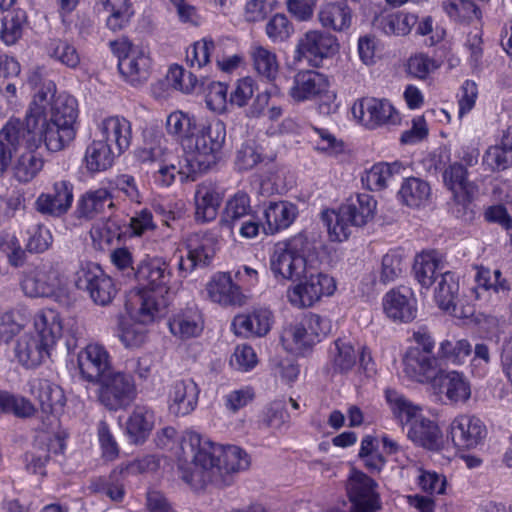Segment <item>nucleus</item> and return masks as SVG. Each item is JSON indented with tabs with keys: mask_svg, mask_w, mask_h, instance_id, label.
<instances>
[{
	"mask_svg": "<svg viewBox=\"0 0 512 512\" xmlns=\"http://www.w3.org/2000/svg\"><path fill=\"white\" fill-rule=\"evenodd\" d=\"M30 392L34 395L44 413H55L63 409L66 397L63 389L47 379L36 378L30 381Z\"/></svg>",
	"mask_w": 512,
	"mask_h": 512,
	"instance_id": "nucleus-28",
	"label": "nucleus"
},
{
	"mask_svg": "<svg viewBox=\"0 0 512 512\" xmlns=\"http://www.w3.org/2000/svg\"><path fill=\"white\" fill-rule=\"evenodd\" d=\"M475 282L477 286L473 288L475 297L480 298L479 289L485 291L492 290L494 293L507 297L511 291L508 280L502 275L500 270H494L485 267H476Z\"/></svg>",
	"mask_w": 512,
	"mask_h": 512,
	"instance_id": "nucleus-48",
	"label": "nucleus"
},
{
	"mask_svg": "<svg viewBox=\"0 0 512 512\" xmlns=\"http://www.w3.org/2000/svg\"><path fill=\"white\" fill-rule=\"evenodd\" d=\"M215 238L207 235L194 234L187 239V258L179 261V269L192 271L196 266H205L215 254Z\"/></svg>",
	"mask_w": 512,
	"mask_h": 512,
	"instance_id": "nucleus-25",
	"label": "nucleus"
},
{
	"mask_svg": "<svg viewBox=\"0 0 512 512\" xmlns=\"http://www.w3.org/2000/svg\"><path fill=\"white\" fill-rule=\"evenodd\" d=\"M125 227L119 216L111 215L94 223L90 229V236L93 242L102 248L104 244H111L114 239L120 240L125 233Z\"/></svg>",
	"mask_w": 512,
	"mask_h": 512,
	"instance_id": "nucleus-46",
	"label": "nucleus"
},
{
	"mask_svg": "<svg viewBox=\"0 0 512 512\" xmlns=\"http://www.w3.org/2000/svg\"><path fill=\"white\" fill-rule=\"evenodd\" d=\"M386 400L401 424H409L408 438L418 446L437 451L443 447V436L438 425L419 415V408L395 390H386Z\"/></svg>",
	"mask_w": 512,
	"mask_h": 512,
	"instance_id": "nucleus-3",
	"label": "nucleus"
},
{
	"mask_svg": "<svg viewBox=\"0 0 512 512\" xmlns=\"http://www.w3.org/2000/svg\"><path fill=\"white\" fill-rule=\"evenodd\" d=\"M26 150L17 156L13 164V175L22 183L30 182L43 168V158L36 153L37 148L25 147Z\"/></svg>",
	"mask_w": 512,
	"mask_h": 512,
	"instance_id": "nucleus-47",
	"label": "nucleus"
},
{
	"mask_svg": "<svg viewBox=\"0 0 512 512\" xmlns=\"http://www.w3.org/2000/svg\"><path fill=\"white\" fill-rule=\"evenodd\" d=\"M56 85L53 81H44L40 89L34 95L33 101L31 102L29 109L26 112L25 121L30 118H39L46 115V108L48 105L51 106L53 100L57 97Z\"/></svg>",
	"mask_w": 512,
	"mask_h": 512,
	"instance_id": "nucleus-58",
	"label": "nucleus"
},
{
	"mask_svg": "<svg viewBox=\"0 0 512 512\" xmlns=\"http://www.w3.org/2000/svg\"><path fill=\"white\" fill-rule=\"evenodd\" d=\"M168 306L165 294L151 290L132 291L128 295L126 308L133 320L143 324H150L162 317Z\"/></svg>",
	"mask_w": 512,
	"mask_h": 512,
	"instance_id": "nucleus-13",
	"label": "nucleus"
},
{
	"mask_svg": "<svg viewBox=\"0 0 512 512\" xmlns=\"http://www.w3.org/2000/svg\"><path fill=\"white\" fill-rule=\"evenodd\" d=\"M377 27L386 35H407L416 23V16L403 12H395L380 16Z\"/></svg>",
	"mask_w": 512,
	"mask_h": 512,
	"instance_id": "nucleus-52",
	"label": "nucleus"
},
{
	"mask_svg": "<svg viewBox=\"0 0 512 512\" xmlns=\"http://www.w3.org/2000/svg\"><path fill=\"white\" fill-rule=\"evenodd\" d=\"M398 195L406 206L419 208L428 203L431 196V187L423 179L409 177L402 183Z\"/></svg>",
	"mask_w": 512,
	"mask_h": 512,
	"instance_id": "nucleus-45",
	"label": "nucleus"
},
{
	"mask_svg": "<svg viewBox=\"0 0 512 512\" xmlns=\"http://www.w3.org/2000/svg\"><path fill=\"white\" fill-rule=\"evenodd\" d=\"M195 218L200 222H209L217 216L222 194L212 183H201L195 191Z\"/></svg>",
	"mask_w": 512,
	"mask_h": 512,
	"instance_id": "nucleus-31",
	"label": "nucleus"
},
{
	"mask_svg": "<svg viewBox=\"0 0 512 512\" xmlns=\"http://www.w3.org/2000/svg\"><path fill=\"white\" fill-rule=\"evenodd\" d=\"M76 136V128L54 124L46 115L30 118L26 122L10 119L1 129V137L14 149L21 147L39 148L44 144L51 152H58L68 146Z\"/></svg>",
	"mask_w": 512,
	"mask_h": 512,
	"instance_id": "nucleus-2",
	"label": "nucleus"
},
{
	"mask_svg": "<svg viewBox=\"0 0 512 512\" xmlns=\"http://www.w3.org/2000/svg\"><path fill=\"white\" fill-rule=\"evenodd\" d=\"M34 411L35 408L29 400L0 390V414H13L24 418L33 415Z\"/></svg>",
	"mask_w": 512,
	"mask_h": 512,
	"instance_id": "nucleus-61",
	"label": "nucleus"
},
{
	"mask_svg": "<svg viewBox=\"0 0 512 512\" xmlns=\"http://www.w3.org/2000/svg\"><path fill=\"white\" fill-rule=\"evenodd\" d=\"M282 341L297 353H304L315 344L302 321L287 327L283 332Z\"/></svg>",
	"mask_w": 512,
	"mask_h": 512,
	"instance_id": "nucleus-59",
	"label": "nucleus"
},
{
	"mask_svg": "<svg viewBox=\"0 0 512 512\" xmlns=\"http://www.w3.org/2000/svg\"><path fill=\"white\" fill-rule=\"evenodd\" d=\"M328 86L325 75L314 70H302L294 75L288 94L295 102L310 101L325 93Z\"/></svg>",
	"mask_w": 512,
	"mask_h": 512,
	"instance_id": "nucleus-21",
	"label": "nucleus"
},
{
	"mask_svg": "<svg viewBox=\"0 0 512 512\" xmlns=\"http://www.w3.org/2000/svg\"><path fill=\"white\" fill-rule=\"evenodd\" d=\"M506 130L503 131L499 145L487 149L483 161L492 170H505L512 165V150L504 145Z\"/></svg>",
	"mask_w": 512,
	"mask_h": 512,
	"instance_id": "nucleus-62",
	"label": "nucleus"
},
{
	"mask_svg": "<svg viewBox=\"0 0 512 512\" xmlns=\"http://www.w3.org/2000/svg\"><path fill=\"white\" fill-rule=\"evenodd\" d=\"M437 351L441 358L442 366L445 368L448 363L453 365L464 363L472 352V346L466 339H445L439 343Z\"/></svg>",
	"mask_w": 512,
	"mask_h": 512,
	"instance_id": "nucleus-53",
	"label": "nucleus"
},
{
	"mask_svg": "<svg viewBox=\"0 0 512 512\" xmlns=\"http://www.w3.org/2000/svg\"><path fill=\"white\" fill-rule=\"evenodd\" d=\"M302 237H296L287 243H279L270 257V269L276 278L299 280L314 269L299 252Z\"/></svg>",
	"mask_w": 512,
	"mask_h": 512,
	"instance_id": "nucleus-9",
	"label": "nucleus"
},
{
	"mask_svg": "<svg viewBox=\"0 0 512 512\" xmlns=\"http://www.w3.org/2000/svg\"><path fill=\"white\" fill-rule=\"evenodd\" d=\"M377 483L363 472L353 470L346 489L352 504L350 512H377L381 508Z\"/></svg>",
	"mask_w": 512,
	"mask_h": 512,
	"instance_id": "nucleus-14",
	"label": "nucleus"
},
{
	"mask_svg": "<svg viewBox=\"0 0 512 512\" xmlns=\"http://www.w3.org/2000/svg\"><path fill=\"white\" fill-rule=\"evenodd\" d=\"M96 383L98 401L109 411L127 409L137 396L133 377L124 372L111 371Z\"/></svg>",
	"mask_w": 512,
	"mask_h": 512,
	"instance_id": "nucleus-8",
	"label": "nucleus"
},
{
	"mask_svg": "<svg viewBox=\"0 0 512 512\" xmlns=\"http://www.w3.org/2000/svg\"><path fill=\"white\" fill-rule=\"evenodd\" d=\"M358 351L352 342L346 338H338L329 349L327 373L344 374L349 372L357 363Z\"/></svg>",
	"mask_w": 512,
	"mask_h": 512,
	"instance_id": "nucleus-32",
	"label": "nucleus"
},
{
	"mask_svg": "<svg viewBox=\"0 0 512 512\" xmlns=\"http://www.w3.org/2000/svg\"><path fill=\"white\" fill-rule=\"evenodd\" d=\"M444 269V259L436 250L423 251L415 257L414 274L423 287H430L436 280V273H442Z\"/></svg>",
	"mask_w": 512,
	"mask_h": 512,
	"instance_id": "nucleus-36",
	"label": "nucleus"
},
{
	"mask_svg": "<svg viewBox=\"0 0 512 512\" xmlns=\"http://www.w3.org/2000/svg\"><path fill=\"white\" fill-rule=\"evenodd\" d=\"M297 215V206L289 201L270 202L264 210L267 233L274 234L288 228Z\"/></svg>",
	"mask_w": 512,
	"mask_h": 512,
	"instance_id": "nucleus-37",
	"label": "nucleus"
},
{
	"mask_svg": "<svg viewBox=\"0 0 512 512\" xmlns=\"http://www.w3.org/2000/svg\"><path fill=\"white\" fill-rule=\"evenodd\" d=\"M404 169L403 164L399 161L377 163L366 172L362 181L369 190L381 191L387 188L395 177L401 176Z\"/></svg>",
	"mask_w": 512,
	"mask_h": 512,
	"instance_id": "nucleus-40",
	"label": "nucleus"
},
{
	"mask_svg": "<svg viewBox=\"0 0 512 512\" xmlns=\"http://www.w3.org/2000/svg\"><path fill=\"white\" fill-rule=\"evenodd\" d=\"M77 363L82 378L90 383H96L113 371L111 357L107 349L99 343H90L81 349Z\"/></svg>",
	"mask_w": 512,
	"mask_h": 512,
	"instance_id": "nucleus-16",
	"label": "nucleus"
},
{
	"mask_svg": "<svg viewBox=\"0 0 512 512\" xmlns=\"http://www.w3.org/2000/svg\"><path fill=\"white\" fill-rule=\"evenodd\" d=\"M199 388L192 379L176 381L168 393V408L175 416H186L197 406Z\"/></svg>",
	"mask_w": 512,
	"mask_h": 512,
	"instance_id": "nucleus-22",
	"label": "nucleus"
},
{
	"mask_svg": "<svg viewBox=\"0 0 512 512\" xmlns=\"http://www.w3.org/2000/svg\"><path fill=\"white\" fill-rule=\"evenodd\" d=\"M138 158L142 163L149 164L151 168L169 162L174 155L167 147V140L162 135H155L138 151Z\"/></svg>",
	"mask_w": 512,
	"mask_h": 512,
	"instance_id": "nucleus-51",
	"label": "nucleus"
},
{
	"mask_svg": "<svg viewBox=\"0 0 512 512\" xmlns=\"http://www.w3.org/2000/svg\"><path fill=\"white\" fill-rule=\"evenodd\" d=\"M109 45L118 58V69L124 81L133 87L143 86L151 73L147 49L124 38L110 41Z\"/></svg>",
	"mask_w": 512,
	"mask_h": 512,
	"instance_id": "nucleus-7",
	"label": "nucleus"
},
{
	"mask_svg": "<svg viewBox=\"0 0 512 512\" xmlns=\"http://www.w3.org/2000/svg\"><path fill=\"white\" fill-rule=\"evenodd\" d=\"M235 334L240 336L267 334L271 328V312L269 310H257L250 315H237L232 322Z\"/></svg>",
	"mask_w": 512,
	"mask_h": 512,
	"instance_id": "nucleus-38",
	"label": "nucleus"
},
{
	"mask_svg": "<svg viewBox=\"0 0 512 512\" xmlns=\"http://www.w3.org/2000/svg\"><path fill=\"white\" fill-rule=\"evenodd\" d=\"M26 21L27 16L23 10H16L10 18L4 19L1 37L7 45H13L21 38Z\"/></svg>",
	"mask_w": 512,
	"mask_h": 512,
	"instance_id": "nucleus-63",
	"label": "nucleus"
},
{
	"mask_svg": "<svg viewBox=\"0 0 512 512\" xmlns=\"http://www.w3.org/2000/svg\"><path fill=\"white\" fill-rule=\"evenodd\" d=\"M171 277L169 264L162 258L143 260L136 267L135 279L143 286L142 290L167 294Z\"/></svg>",
	"mask_w": 512,
	"mask_h": 512,
	"instance_id": "nucleus-17",
	"label": "nucleus"
},
{
	"mask_svg": "<svg viewBox=\"0 0 512 512\" xmlns=\"http://www.w3.org/2000/svg\"><path fill=\"white\" fill-rule=\"evenodd\" d=\"M154 425V414L145 406H136L126 422V431L134 444L142 443Z\"/></svg>",
	"mask_w": 512,
	"mask_h": 512,
	"instance_id": "nucleus-44",
	"label": "nucleus"
},
{
	"mask_svg": "<svg viewBox=\"0 0 512 512\" xmlns=\"http://www.w3.org/2000/svg\"><path fill=\"white\" fill-rule=\"evenodd\" d=\"M411 294H403L399 290L389 291L383 300L386 315L399 322H410L416 317L417 308Z\"/></svg>",
	"mask_w": 512,
	"mask_h": 512,
	"instance_id": "nucleus-35",
	"label": "nucleus"
},
{
	"mask_svg": "<svg viewBox=\"0 0 512 512\" xmlns=\"http://www.w3.org/2000/svg\"><path fill=\"white\" fill-rule=\"evenodd\" d=\"M486 434V426L475 416L460 415L450 424V436L458 449L476 448L483 442Z\"/></svg>",
	"mask_w": 512,
	"mask_h": 512,
	"instance_id": "nucleus-18",
	"label": "nucleus"
},
{
	"mask_svg": "<svg viewBox=\"0 0 512 512\" xmlns=\"http://www.w3.org/2000/svg\"><path fill=\"white\" fill-rule=\"evenodd\" d=\"M203 327L202 315L196 308H188L169 321L172 334L184 340L198 337L203 331Z\"/></svg>",
	"mask_w": 512,
	"mask_h": 512,
	"instance_id": "nucleus-42",
	"label": "nucleus"
},
{
	"mask_svg": "<svg viewBox=\"0 0 512 512\" xmlns=\"http://www.w3.org/2000/svg\"><path fill=\"white\" fill-rule=\"evenodd\" d=\"M34 330L44 346L53 349L61 339L63 324L61 315L53 309H43L34 316Z\"/></svg>",
	"mask_w": 512,
	"mask_h": 512,
	"instance_id": "nucleus-30",
	"label": "nucleus"
},
{
	"mask_svg": "<svg viewBox=\"0 0 512 512\" xmlns=\"http://www.w3.org/2000/svg\"><path fill=\"white\" fill-rule=\"evenodd\" d=\"M251 57L253 60V66L258 74L268 80H272L276 77L279 70V64L277 56L273 51L261 45H255L251 49Z\"/></svg>",
	"mask_w": 512,
	"mask_h": 512,
	"instance_id": "nucleus-55",
	"label": "nucleus"
},
{
	"mask_svg": "<svg viewBox=\"0 0 512 512\" xmlns=\"http://www.w3.org/2000/svg\"><path fill=\"white\" fill-rule=\"evenodd\" d=\"M338 51V43L335 36L322 30H309L298 40L295 59L307 60L314 67L321 65L324 59L334 55Z\"/></svg>",
	"mask_w": 512,
	"mask_h": 512,
	"instance_id": "nucleus-12",
	"label": "nucleus"
},
{
	"mask_svg": "<svg viewBox=\"0 0 512 512\" xmlns=\"http://www.w3.org/2000/svg\"><path fill=\"white\" fill-rule=\"evenodd\" d=\"M63 449L64 444L60 438L49 435L38 436L32 450L25 455L27 470L34 474L45 475L47 462L52 455L62 453Z\"/></svg>",
	"mask_w": 512,
	"mask_h": 512,
	"instance_id": "nucleus-23",
	"label": "nucleus"
},
{
	"mask_svg": "<svg viewBox=\"0 0 512 512\" xmlns=\"http://www.w3.org/2000/svg\"><path fill=\"white\" fill-rule=\"evenodd\" d=\"M86 290L94 303L105 306L109 304L116 294L112 279L98 266H93L84 271L83 279Z\"/></svg>",
	"mask_w": 512,
	"mask_h": 512,
	"instance_id": "nucleus-27",
	"label": "nucleus"
},
{
	"mask_svg": "<svg viewBox=\"0 0 512 512\" xmlns=\"http://www.w3.org/2000/svg\"><path fill=\"white\" fill-rule=\"evenodd\" d=\"M226 139V126L216 119L203 126L193 138L184 142L186 163L190 173L205 172L221 157Z\"/></svg>",
	"mask_w": 512,
	"mask_h": 512,
	"instance_id": "nucleus-5",
	"label": "nucleus"
},
{
	"mask_svg": "<svg viewBox=\"0 0 512 512\" xmlns=\"http://www.w3.org/2000/svg\"><path fill=\"white\" fill-rule=\"evenodd\" d=\"M65 285L64 275L54 264H44L35 268L26 273L21 281L22 291L30 298L54 296Z\"/></svg>",
	"mask_w": 512,
	"mask_h": 512,
	"instance_id": "nucleus-11",
	"label": "nucleus"
},
{
	"mask_svg": "<svg viewBox=\"0 0 512 512\" xmlns=\"http://www.w3.org/2000/svg\"><path fill=\"white\" fill-rule=\"evenodd\" d=\"M180 449V477L194 490L208 485L227 487L233 482V474L247 470L251 464L250 455L241 447L218 446L192 431L183 436Z\"/></svg>",
	"mask_w": 512,
	"mask_h": 512,
	"instance_id": "nucleus-1",
	"label": "nucleus"
},
{
	"mask_svg": "<svg viewBox=\"0 0 512 512\" xmlns=\"http://www.w3.org/2000/svg\"><path fill=\"white\" fill-rule=\"evenodd\" d=\"M120 155L107 142L94 140L86 149L85 161L88 170L99 172L110 168L115 157Z\"/></svg>",
	"mask_w": 512,
	"mask_h": 512,
	"instance_id": "nucleus-49",
	"label": "nucleus"
},
{
	"mask_svg": "<svg viewBox=\"0 0 512 512\" xmlns=\"http://www.w3.org/2000/svg\"><path fill=\"white\" fill-rule=\"evenodd\" d=\"M442 8L455 21H471L481 15L473 0H443Z\"/></svg>",
	"mask_w": 512,
	"mask_h": 512,
	"instance_id": "nucleus-60",
	"label": "nucleus"
},
{
	"mask_svg": "<svg viewBox=\"0 0 512 512\" xmlns=\"http://www.w3.org/2000/svg\"><path fill=\"white\" fill-rule=\"evenodd\" d=\"M209 298L221 305H240L241 293L238 286L233 284L231 277L220 273L207 284Z\"/></svg>",
	"mask_w": 512,
	"mask_h": 512,
	"instance_id": "nucleus-41",
	"label": "nucleus"
},
{
	"mask_svg": "<svg viewBox=\"0 0 512 512\" xmlns=\"http://www.w3.org/2000/svg\"><path fill=\"white\" fill-rule=\"evenodd\" d=\"M253 214L254 212L248 194L245 192H237L226 202L220 219V225L233 233L240 221Z\"/></svg>",
	"mask_w": 512,
	"mask_h": 512,
	"instance_id": "nucleus-39",
	"label": "nucleus"
},
{
	"mask_svg": "<svg viewBox=\"0 0 512 512\" xmlns=\"http://www.w3.org/2000/svg\"><path fill=\"white\" fill-rule=\"evenodd\" d=\"M146 324L136 320L133 322L122 323L119 338L127 348H139L147 339Z\"/></svg>",
	"mask_w": 512,
	"mask_h": 512,
	"instance_id": "nucleus-64",
	"label": "nucleus"
},
{
	"mask_svg": "<svg viewBox=\"0 0 512 512\" xmlns=\"http://www.w3.org/2000/svg\"><path fill=\"white\" fill-rule=\"evenodd\" d=\"M51 348L44 346L37 336L33 334L22 335L15 346V357L18 362L26 368L39 366L50 356Z\"/></svg>",
	"mask_w": 512,
	"mask_h": 512,
	"instance_id": "nucleus-29",
	"label": "nucleus"
},
{
	"mask_svg": "<svg viewBox=\"0 0 512 512\" xmlns=\"http://www.w3.org/2000/svg\"><path fill=\"white\" fill-rule=\"evenodd\" d=\"M49 121L61 124L64 127L76 128L78 117L77 101L73 96L59 94L53 100L50 107Z\"/></svg>",
	"mask_w": 512,
	"mask_h": 512,
	"instance_id": "nucleus-50",
	"label": "nucleus"
},
{
	"mask_svg": "<svg viewBox=\"0 0 512 512\" xmlns=\"http://www.w3.org/2000/svg\"><path fill=\"white\" fill-rule=\"evenodd\" d=\"M459 283L450 271H444L435 287V300L438 306L454 316L457 314Z\"/></svg>",
	"mask_w": 512,
	"mask_h": 512,
	"instance_id": "nucleus-43",
	"label": "nucleus"
},
{
	"mask_svg": "<svg viewBox=\"0 0 512 512\" xmlns=\"http://www.w3.org/2000/svg\"><path fill=\"white\" fill-rule=\"evenodd\" d=\"M48 56L68 68H76L80 63L77 49L69 42L61 39H51L46 45Z\"/></svg>",
	"mask_w": 512,
	"mask_h": 512,
	"instance_id": "nucleus-56",
	"label": "nucleus"
},
{
	"mask_svg": "<svg viewBox=\"0 0 512 512\" xmlns=\"http://www.w3.org/2000/svg\"><path fill=\"white\" fill-rule=\"evenodd\" d=\"M445 186L452 192L454 203L459 206L457 215L465 211L471 202L476 186L467 178V170L460 163H453L443 172Z\"/></svg>",
	"mask_w": 512,
	"mask_h": 512,
	"instance_id": "nucleus-19",
	"label": "nucleus"
},
{
	"mask_svg": "<svg viewBox=\"0 0 512 512\" xmlns=\"http://www.w3.org/2000/svg\"><path fill=\"white\" fill-rule=\"evenodd\" d=\"M415 346L410 347L403 358L404 373L412 381L431 384L444 369L432 335L420 328L413 333Z\"/></svg>",
	"mask_w": 512,
	"mask_h": 512,
	"instance_id": "nucleus-6",
	"label": "nucleus"
},
{
	"mask_svg": "<svg viewBox=\"0 0 512 512\" xmlns=\"http://www.w3.org/2000/svg\"><path fill=\"white\" fill-rule=\"evenodd\" d=\"M406 270L403 254L398 250L387 252L381 260L379 280L383 284L394 282Z\"/></svg>",
	"mask_w": 512,
	"mask_h": 512,
	"instance_id": "nucleus-57",
	"label": "nucleus"
},
{
	"mask_svg": "<svg viewBox=\"0 0 512 512\" xmlns=\"http://www.w3.org/2000/svg\"><path fill=\"white\" fill-rule=\"evenodd\" d=\"M317 18L323 28L342 32L352 24V10L344 2H327L319 7Z\"/></svg>",
	"mask_w": 512,
	"mask_h": 512,
	"instance_id": "nucleus-33",
	"label": "nucleus"
},
{
	"mask_svg": "<svg viewBox=\"0 0 512 512\" xmlns=\"http://www.w3.org/2000/svg\"><path fill=\"white\" fill-rule=\"evenodd\" d=\"M114 207L111 194L106 189L91 190L84 193L77 201L76 217L92 220L105 212L106 208Z\"/></svg>",
	"mask_w": 512,
	"mask_h": 512,
	"instance_id": "nucleus-34",
	"label": "nucleus"
},
{
	"mask_svg": "<svg viewBox=\"0 0 512 512\" xmlns=\"http://www.w3.org/2000/svg\"><path fill=\"white\" fill-rule=\"evenodd\" d=\"M73 185L66 180L56 181L50 192L42 193L36 200V209L45 215H65L73 203Z\"/></svg>",
	"mask_w": 512,
	"mask_h": 512,
	"instance_id": "nucleus-20",
	"label": "nucleus"
},
{
	"mask_svg": "<svg viewBox=\"0 0 512 512\" xmlns=\"http://www.w3.org/2000/svg\"><path fill=\"white\" fill-rule=\"evenodd\" d=\"M376 201L367 193L356 194L347 199L338 210H327L321 214L332 241L347 240L352 227H362L371 221L376 210Z\"/></svg>",
	"mask_w": 512,
	"mask_h": 512,
	"instance_id": "nucleus-4",
	"label": "nucleus"
},
{
	"mask_svg": "<svg viewBox=\"0 0 512 512\" xmlns=\"http://www.w3.org/2000/svg\"><path fill=\"white\" fill-rule=\"evenodd\" d=\"M430 385L436 394L444 395L451 403L465 402L471 395L468 381L455 370L444 368Z\"/></svg>",
	"mask_w": 512,
	"mask_h": 512,
	"instance_id": "nucleus-24",
	"label": "nucleus"
},
{
	"mask_svg": "<svg viewBox=\"0 0 512 512\" xmlns=\"http://www.w3.org/2000/svg\"><path fill=\"white\" fill-rule=\"evenodd\" d=\"M354 118L373 129L384 125H397L400 117L393 105L384 99L364 98L352 107Z\"/></svg>",
	"mask_w": 512,
	"mask_h": 512,
	"instance_id": "nucleus-15",
	"label": "nucleus"
},
{
	"mask_svg": "<svg viewBox=\"0 0 512 512\" xmlns=\"http://www.w3.org/2000/svg\"><path fill=\"white\" fill-rule=\"evenodd\" d=\"M167 131L178 137L184 148V142L193 138L197 131L196 119L181 111L172 112L166 122Z\"/></svg>",
	"mask_w": 512,
	"mask_h": 512,
	"instance_id": "nucleus-54",
	"label": "nucleus"
},
{
	"mask_svg": "<svg viewBox=\"0 0 512 512\" xmlns=\"http://www.w3.org/2000/svg\"><path fill=\"white\" fill-rule=\"evenodd\" d=\"M296 281V285L287 289L286 297L293 307L299 309L312 307L323 296H331L336 290L334 278L315 269Z\"/></svg>",
	"mask_w": 512,
	"mask_h": 512,
	"instance_id": "nucleus-10",
	"label": "nucleus"
},
{
	"mask_svg": "<svg viewBox=\"0 0 512 512\" xmlns=\"http://www.w3.org/2000/svg\"><path fill=\"white\" fill-rule=\"evenodd\" d=\"M103 141L107 142L116 152L122 154L131 144L132 130L131 123L120 116L105 118L99 124Z\"/></svg>",
	"mask_w": 512,
	"mask_h": 512,
	"instance_id": "nucleus-26",
	"label": "nucleus"
}]
</instances>
